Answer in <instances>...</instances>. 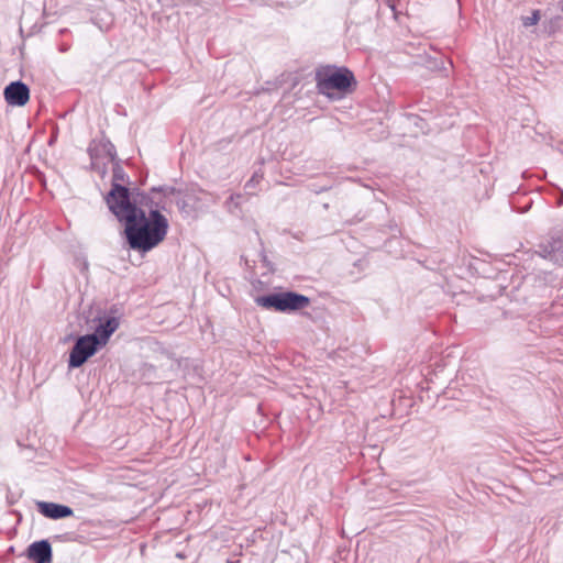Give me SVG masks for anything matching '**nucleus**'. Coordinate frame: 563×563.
I'll list each match as a JSON object with an SVG mask.
<instances>
[{"mask_svg":"<svg viewBox=\"0 0 563 563\" xmlns=\"http://www.w3.org/2000/svg\"><path fill=\"white\" fill-rule=\"evenodd\" d=\"M4 99L11 106L22 107L30 99V89L27 85L18 80L9 84L4 88Z\"/></svg>","mask_w":563,"mask_h":563,"instance_id":"5","label":"nucleus"},{"mask_svg":"<svg viewBox=\"0 0 563 563\" xmlns=\"http://www.w3.org/2000/svg\"><path fill=\"white\" fill-rule=\"evenodd\" d=\"M118 181H125V173H124L123 168L118 163H115L114 166H113V183H112V186L114 184L120 185Z\"/></svg>","mask_w":563,"mask_h":563,"instance_id":"12","label":"nucleus"},{"mask_svg":"<svg viewBox=\"0 0 563 563\" xmlns=\"http://www.w3.org/2000/svg\"><path fill=\"white\" fill-rule=\"evenodd\" d=\"M539 255L559 266H563V236L553 239L549 245L542 246Z\"/></svg>","mask_w":563,"mask_h":563,"instance_id":"8","label":"nucleus"},{"mask_svg":"<svg viewBox=\"0 0 563 563\" xmlns=\"http://www.w3.org/2000/svg\"><path fill=\"white\" fill-rule=\"evenodd\" d=\"M106 201L111 212L124 223L125 238L132 250L148 252L166 238L169 224L161 212L165 210L162 200L143 196L140 203L148 209L146 214L144 209L131 201L128 187L114 184L106 196Z\"/></svg>","mask_w":563,"mask_h":563,"instance_id":"1","label":"nucleus"},{"mask_svg":"<svg viewBox=\"0 0 563 563\" xmlns=\"http://www.w3.org/2000/svg\"><path fill=\"white\" fill-rule=\"evenodd\" d=\"M152 192L153 194H157V192H164L165 195L167 194H174L175 192V189L174 188H152Z\"/></svg>","mask_w":563,"mask_h":563,"instance_id":"14","label":"nucleus"},{"mask_svg":"<svg viewBox=\"0 0 563 563\" xmlns=\"http://www.w3.org/2000/svg\"><path fill=\"white\" fill-rule=\"evenodd\" d=\"M37 509L44 517L51 519H62L74 514L73 509L68 506L47 501H38Z\"/></svg>","mask_w":563,"mask_h":563,"instance_id":"7","label":"nucleus"},{"mask_svg":"<svg viewBox=\"0 0 563 563\" xmlns=\"http://www.w3.org/2000/svg\"><path fill=\"white\" fill-rule=\"evenodd\" d=\"M559 205H562L563 203V195L561 196V198H559Z\"/></svg>","mask_w":563,"mask_h":563,"instance_id":"16","label":"nucleus"},{"mask_svg":"<svg viewBox=\"0 0 563 563\" xmlns=\"http://www.w3.org/2000/svg\"><path fill=\"white\" fill-rule=\"evenodd\" d=\"M100 347L96 335L86 334L79 336L69 353V368L82 366Z\"/></svg>","mask_w":563,"mask_h":563,"instance_id":"4","label":"nucleus"},{"mask_svg":"<svg viewBox=\"0 0 563 563\" xmlns=\"http://www.w3.org/2000/svg\"><path fill=\"white\" fill-rule=\"evenodd\" d=\"M27 556L34 563H51L52 547L47 540L33 542L27 548Z\"/></svg>","mask_w":563,"mask_h":563,"instance_id":"6","label":"nucleus"},{"mask_svg":"<svg viewBox=\"0 0 563 563\" xmlns=\"http://www.w3.org/2000/svg\"><path fill=\"white\" fill-rule=\"evenodd\" d=\"M255 302L265 308L276 311H296L309 306L310 299L294 291L275 292L255 298Z\"/></svg>","mask_w":563,"mask_h":563,"instance_id":"3","label":"nucleus"},{"mask_svg":"<svg viewBox=\"0 0 563 563\" xmlns=\"http://www.w3.org/2000/svg\"><path fill=\"white\" fill-rule=\"evenodd\" d=\"M318 92L327 97H332V91L347 92L352 86H356L354 74L345 68L316 74Z\"/></svg>","mask_w":563,"mask_h":563,"instance_id":"2","label":"nucleus"},{"mask_svg":"<svg viewBox=\"0 0 563 563\" xmlns=\"http://www.w3.org/2000/svg\"><path fill=\"white\" fill-rule=\"evenodd\" d=\"M100 148L104 157L108 158L109 162L114 163L117 159V150L115 146L109 141L104 140L100 142Z\"/></svg>","mask_w":563,"mask_h":563,"instance_id":"10","label":"nucleus"},{"mask_svg":"<svg viewBox=\"0 0 563 563\" xmlns=\"http://www.w3.org/2000/svg\"><path fill=\"white\" fill-rule=\"evenodd\" d=\"M540 20V11L534 10L530 16H526L523 19V25L525 26H532L536 25Z\"/></svg>","mask_w":563,"mask_h":563,"instance_id":"13","label":"nucleus"},{"mask_svg":"<svg viewBox=\"0 0 563 563\" xmlns=\"http://www.w3.org/2000/svg\"><path fill=\"white\" fill-rule=\"evenodd\" d=\"M241 198V195L240 194H235V195H231L229 200L227 201V203H234L235 207H239V199Z\"/></svg>","mask_w":563,"mask_h":563,"instance_id":"15","label":"nucleus"},{"mask_svg":"<svg viewBox=\"0 0 563 563\" xmlns=\"http://www.w3.org/2000/svg\"><path fill=\"white\" fill-rule=\"evenodd\" d=\"M120 322L115 317H109L104 321L100 322V324L96 328L95 333L90 335H96L98 338L99 345L102 347L107 344L108 340L117 331Z\"/></svg>","mask_w":563,"mask_h":563,"instance_id":"9","label":"nucleus"},{"mask_svg":"<svg viewBox=\"0 0 563 563\" xmlns=\"http://www.w3.org/2000/svg\"><path fill=\"white\" fill-rule=\"evenodd\" d=\"M263 179V174L260 172H255L252 177L246 181L244 188L249 194H253V189L260 184Z\"/></svg>","mask_w":563,"mask_h":563,"instance_id":"11","label":"nucleus"}]
</instances>
